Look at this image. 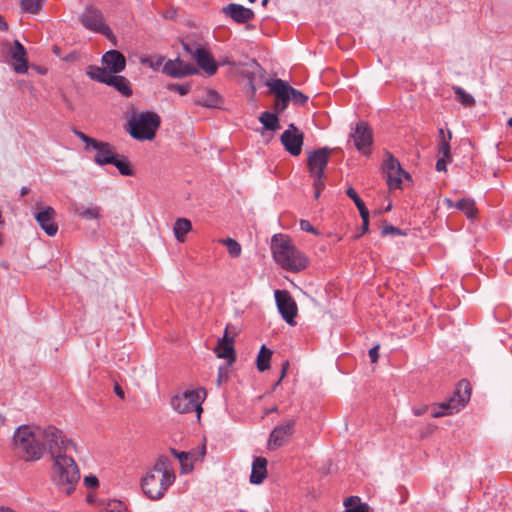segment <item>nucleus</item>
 <instances>
[{
	"instance_id": "f257e3e1",
	"label": "nucleus",
	"mask_w": 512,
	"mask_h": 512,
	"mask_svg": "<svg viewBox=\"0 0 512 512\" xmlns=\"http://www.w3.org/2000/svg\"><path fill=\"white\" fill-rule=\"evenodd\" d=\"M172 462L167 456H159L154 466L141 480L143 493L151 500H160L175 482Z\"/></svg>"
},
{
	"instance_id": "f03ea898",
	"label": "nucleus",
	"mask_w": 512,
	"mask_h": 512,
	"mask_svg": "<svg viewBox=\"0 0 512 512\" xmlns=\"http://www.w3.org/2000/svg\"><path fill=\"white\" fill-rule=\"evenodd\" d=\"M271 251L275 262L286 271L299 272L309 264L307 256L293 244L287 235H274L271 239Z\"/></svg>"
},
{
	"instance_id": "7ed1b4c3",
	"label": "nucleus",
	"mask_w": 512,
	"mask_h": 512,
	"mask_svg": "<svg viewBox=\"0 0 512 512\" xmlns=\"http://www.w3.org/2000/svg\"><path fill=\"white\" fill-rule=\"evenodd\" d=\"M13 449L25 461L40 460L44 455L41 427L33 425L19 426L13 435Z\"/></svg>"
},
{
	"instance_id": "20e7f679",
	"label": "nucleus",
	"mask_w": 512,
	"mask_h": 512,
	"mask_svg": "<svg viewBox=\"0 0 512 512\" xmlns=\"http://www.w3.org/2000/svg\"><path fill=\"white\" fill-rule=\"evenodd\" d=\"M51 479L62 492L70 495L80 480V470L71 455L52 459Z\"/></svg>"
},
{
	"instance_id": "39448f33",
	"label": "nucleus",
	"mask_w": 512,
	"mask_h": 512,
	"mask_svg": "<svg viewBox=\"0 0 512 512\" xmlns=\"http://www.w3.org/2000/svg\"><path fill=\"white\" fill-rule=\"evenodd\" d=\"M161 124L160 116L153 111L133 112L128 119L127 132L138 141L153 140Z\"/></svg>"
},
{
	"instance_id": "423d86ee",
	"label": "nucleus",
	"mask_w": 512,
	"mask_h": 512,
	"mask_svg": "<svg viewBox=\"0 0 512 512\" xmlns=\"http://www.w3.org/2000/svg\"><path fill=\"white\" fill-rule=\"evenodd\" d=\"M41 441L44 452L48 451L52 459L68 455L72 450L77 452V444L53 425L41 427Z\"/></svg>"
},
{
	"instance_id": "0eeeda50",
	"label": "nucleus",
	"mask_w": 512,
	"mask_h": 512,
	"mask_svg": "<svg viewBox=\"0 0 512 512\" xmlns=\"http://www.w3.org/2000/svg\"><path fill=\"white\" fill-rule=\"evenodd\" d=\"M266 85L269 87L270 92L276 97L274 107L277 113L284 112L290 101L296 105H304L308 101V96L293 88L282 79L267 81Z\"/></svg>"
},
{
	"instance_id": "6e6552de",
	"label": "nucleus",
	"mask_w": 512,
	"mask_h": 512,
	"mask_svg": "<svg viewBox=\"0 0 512 512\" xmlns=\"http://www.w3.org/2000/svg\"><path fill=\"white\" fill-rule=\"evenodd\" d=\"M331 150L328 147L316 149L309 153L307 166L310 176L313 177L314 197L318 199L325 188L324 171L330 159Z\"/></svg>"
},
{
	"instance_id": "1a4fd4ad",
	"label": "nucleus",
	"mask_w": 512,
	"mask_h": 512,
	"mask_svg": "<svg viewBox=\"0 0 512 512\" xmlns=\"http://www.w3.org/2000/svg\"><path fill=\"white\" fill-rule=\"evenodd\" d=\"M471 385L466 379L458 382L453 395L447 400L433 408L432 417L439 418L457 413L470 400Z\"/></svg>"
},
{
	"instance_id": "9d476101",
	"label": "nucleus",
	"mask_w": 512,
	"mask_h": 512,
	"mask_svg": "<svg viewBox=\"0 0 512 512\" xmlns=\"http://www.w3.org/2000/svg\"><path fill=\"white\" fill-rule=\"evenodd\" d=\"M205 396L206 392L204 389L189 390L180 395H175L172 398L171 404L179 413L196 412L199 419L203 411L201 404Z\"/></svg>"
},
{
	"instance_id": "9b49d317",
	"label": "nucleus",
	"mask_w": 512,
	"mask_h": 512,
	"mask_svg": "<svg viewBox=\"0 0 512 512\" xmlns=\"http://www.w3.org/2000/svg\"><path fill=\"white\" fill-rule=\"evenodd\" d=\"M82 25L94 32L103 34L108 39H114V35L110 27L105 23L101 11L88 7L80 16Z\"/></svg>"
},
{
	"instance_id": "f8f14e48",
	"label": "nucleus",
	"mask_w": 512,
	"mask_h": 512,
	"mask_svg": "<svg viewBox=\"0 0 512 512\" xmlns=\"http://www.w3.org/2000/svg\"><path fill=\"white\" fill-rule=\"evenodd\" d=\"M184 49L192 56L197 66L202 69L207 76L216 74L218 65L207 49L200 46L192 49L187 44H184Z\"/></svg>"
},
{
	"instance_id": "ddd939ff",
	"label": "nucleus",
	"mask_w": 512,
	"mask_h": 512,
	"mask_svg": "<svg viewBox=\"0 0 512 512\" xmlns=\"http://www.w3.org/2000/svg\"><path fill=\"white\" fill-rule=\"evenodd\" d=\"M296 419H290L284 424L276 426L270 433L268 439V449L275 450L287 444L294 434Z\"/></svg>"
},
{
	"instance_id": "4468645a",
	"label": "nucleus",
	"mask_w": 512,
	"mask_h": 512,
	"mask_svg": "<svg viewBox=\"0 0 512 512\" xmlns=\"http://www.w3.org/2000/svg\"><path fill=\"white\" fill-rule=\"evenodd\" d=\"M384 171L390 189L401 188L403 177L410 180V175L401 168L399 161L389 153L384 163Z\"/></svg>"
},
{
	"instance_id": "2eb2a0df",
	"label": "nucleus",
	"mask_w": 512,
	"mask_h": 512,
	"mask_svg": "<svg viewBox=\"0 0 512 512\" xmlns=\"http://www.w3.org/2000/svg\"><path fill=\"white\" fill-rule=\"evenodd\" d=\"M34 217L48 236L53 237L57 234L58 225L55 223L56 211L53 207L37 204Z\"/></svg>"
},
{
	"instance_id": "dca6fc26",
	"label": "nucleus",
	"mask_w": 512,
	"mask_h": 512,
	"mask_svg": "<svg viewBox=\"0 0 512 512\" xmlns=\"http://www.w3.org/2000/svg\"><path fill=\"white\" fill-rule=\"evenodd\" d=\"M281 143L285 150L293 156L301 154L304 134L294 124H290L281 135Z\"/></svg>"
},
{
	"instance_id": "f3484780",
	"label": "nucleus",
	"mask_w": 512,
	"mask_h": 512,
	"mask_svg": "<svg viewBox=\"0 0 512 512\" xmlns=\"http://www.w3.org/2000/svg\"><path fill=\"white\" fill-rule=\"evenodd\" d=\"M275 299L278 310L283 319L290 325H295L294 318L297 315V305L286 290H276Z\"/></svg>"
},
{
	"instance_id": "a211bd4d",
	"label": "nucleus",
	"mask_w": 512,
	"mask_h": 512,
	"mask_svg": "<svg viewBox=\"0 0 512 512\" xmlns=\"http://www.w3.org/2000/svg\"><path fill=\"white\" fill-rule=\"evenodd\" d=\"M351 138L358 151L365 155L370 153V146L373 143V131L367 123H357Z\"/></svg>"
},
{
	"instance_id": "6ab92c4d",
	"label": "nucleus",
	"mask_w": 512,
	"mask_h": 512,
	"mask_svg": "<svg viewBox=\"0 0 512 512\" xmlns=\"http://www.w3.org/2000/svg\"><path fill=\"white\" fill-rule=\"evenodd\" d=\"M162 71L172 78H182L198 73L197 68L193 64L186 63L179 58L166 61Z\"/></svg>"
},
{
	"instance_id": "aec40b11",
	"label": "nucleus",
	"mask_w": 512,
	"mask_h": 512,
	"mask_svg": "<svg viewBox=\"0 0 512 512\" xmlns=\"http://www.w3.org/2000/svg\"><path fill=\"white\" fill-rule=\"evenodd\" d=\"M215 353L218 358L228 360L231 365L236 360V353L234 349V337L229 335V327L227 326L224 335L217 342Z\"/></svg>"
},
{
	"instance_id": "412c9836",
	"label": "nucleus",
	"mask_w": 512,
	"mask_h": 512,
	"mask_svg": "<svg viewBox=\"0 0 512 512\" xmlns=\"http://www.w3.org/2000/svg\"><path fill=\"white\" fill-rule=\"evenodd\" d=\"M102 64L112 75L122 72L126 67L124 55L117 50L107 51L102 56Z\"/></svg>"
},
{
	"instance_id": "4be33fe9",
	"label": "nucleus",
	"mask_w": 512,
	"mask_h": 512,
	"mask_svg": "<svg viewBox=\"0 0 512 512\" xmlns=\"http://www.w3.org/2000/svg\"><path fill=\"white\" fill-rule=\"evenodd\" d=\"M91 148L96 151L94 161L98 165L114 162L117 153L115 147L110 143L97 140Z\"/></svg>"
},
{
	"instance_id": "5701e85b",
	"label": "nucleus",
	"mask_w": 512,
	"mask_h": 512,
	"mask_svg": "<svg viewBox=\"0 0 512 512\" xmlns=\"http://www.w3.org/2000/svg\"><path fill=\"white\" fill-rule=\"evenodd\" d=\"M223 13L237 23H247L254 18V12L240 4L231 3L223 8Z\"/></svg>"
},
{
	"instance_id": "b1692460",
	"label": "nucleus",
	"mask_w": 512,
	"mask_h": 512,
	"mask_svg": "<svg viewBox=\"0 0 512 512\" xmlns=\"http://www.w3.org/2000/svg\"><path fill=\"white\" fill-rule=\"evenodd\" d=\"M12 59L16 61L14 70L17 73H25L28 69L26 50L19 41L14 42L11 50Z\"/></svg>"
},
{
	"instance_id": "393cba45",
	"label": "nucleus",
	"mask_w": 512,
	"mask_h": 512,
	"mask_svg": "<svg viewBox=\"0 0 512 512\" xmlns=\"http://www.w3.org/2000/svg\"><path fill=\"white\" fill-rule=\"evenodd\" d=\"M267 459L264 457H256L252 464L250 482L252 484H261L267 477Z\"/></svg>"
},
{
	"instance_id": "a878e982",
	"label": "nucleus",
	"mask_w": 512,
	"mask_h": 512,
	"mask_svg": "<svg viewBox=\"0 0 512 512\" xmlns=\"http://www.w3.org/2000/svg\"><path fill=\"white\" fill-rule=\"evenodd\" d=\"M107 85L114 87L124 97H130L133 94L130 81L124 76L111 75Z\"/></svg>"
},
{
	"instance_id": "bb28decb",
	"label": "nucleus",
	"mask_w": 512,
	"mask_h": 512,
	"mask_svg": "<svg viewBox=\"0 0 512 512\" xmlns=\"http://www.w3.org/2000/svg\"><path fill=\"white\" fill-rule=\"evenodd\" d=\"M192 230L191 221L186 218H178L173 226V232L178 242H184L185 236Z\"/></svg>"
},
{
	"instance_id": "cd10ccee",
	"label": "nucleus",
	"mask_w": 512,
	"mask_h": 512,
	"mask_svg": "<svg viewBox=\"0 0 512 512\" xmlns=\"http://www.w3.org/2000/svg\"><path fill=\"white\" fill-rule=\"evenodd\" d=\"M447 202L449 207H455L463 211L470 219L474 218L477 214V208L475 207V202L472 199L463 198L457 201L454 205L451 200H447Z\"/></svg>"
},
{
	"instance_id": "c85d7f7f",
	"label": "nucleus",
	"mask_w": 512,
	"mask_h": 512,
	"mask_svg": "<svg viewBox=\"0 0 512 512\" xmlns=\"http://www.w3.org/2000/svg\"><path fill=\"white\" fill-rule=\"evenodd\" d=\"M220 100V96L215 90L207 89L203 91L201 97L195 100V103L203 107H216Z\"/></svg>"
},
{
	"instance_id": "c756f323",
	"label": "nucleus",
	"mask_w": 512,
	"mask_h": 512,
	"mask_svg": "<svg viewBox=\"0 0 512 512\" xmlns=\"http://www.w3.org/2000/svg\"><path fill=\"white\" fill-rule=\"evenodd\" d=\"M74 213L83 219L86 220H92V219H99L100 218V212L101 208L97 205H92L90 207H83V206H77L75 205Z\"/></svg>"
},
{
	"instance_id": "7c9ffc66",
	"label": "nucleus",
	"mask_w": 512,
	"mask_h": 512,
	"mask_svg": "<svg viewBox=\"0 0 512 512\" xmlns=\"http://www.w3.org/2000/svg\"><path fill=\"white\" fill-rule=\"evenodd\" d=\"M86 74L90 79L104 84H107L108 78L112 75L105 67L101 68L96 65L88 66Z\"/></svg>"
},
{
	"instance_id": "2f4dec72",
	"label": "nucleus",
	"mask_w": 512,
	"mask_h": 512,
	"mask_svg": "<svg viewBox=\"0 0 512 512\" xmlns=\"http://www.w3.org/2000/svg\"><path fill=\"white\" fill-rule=\"evenodd\" d=\"M272 357V351L263 345L257 356V369L263 372L270 368V360Z\"/></svg>"
},
{
	"instance_id": "473e14b6",
	"label": "nucleus",
	"mask_w": 512,
	"mask_h": 512,
	"mask_svg": "<svg viewBox=\"0 0 512 512\" xmlns=\"http://www.w3.org/2000/svg\"><path fill=\"white\" fill-rule=\"evenodd\" d=\"M259 121L267 130L275 131L280 128L279 119L275 113L265 111L260 115Z\"/></svg>"
},
{
	"instance_id": "72a5a7b5",
	"label": "nucleus",
	"mask_w": 512,
	"mask_h": 512,
	"mask_svg": "<svg viewBox=\"0 0 512 512\" xmlns=\"http://www.w3.org/2000/svg\"><path fill=\"white\" fill-rule=\"evenodd\" d=\"M455 99L465 107H473L476 103L474 97L459 86H453Z\"/></svg>"
},
{
	"instance_id": "f704fd0d",
	"label": "nucleus",
	"mask_w": 512,
	"mask_h": 512,
	"mask_svg": "<svg viewBox=\"0 0 512 512\" xmlns=\"http://www.w3.org/2000/svg\"><path fill=\"white\" fill-rule=\"evenodd\" d=\"M114 165L121 175L124 176H131L133 175V170L131 168V164L128 161L127 157L124 155H117L115 156L114 162L111 163Z\"/></svg>"
},
{
	"instance_id": "c9c22d12",
	"label": "nucleus",
	"mask_w": 512,
	"mask_h": 512,
	"mask_svg": "<svg viewBox=\"0 0 512 512\" xmlns=\"http://www.w3.org/2000/svg\"><path fill=\"white\" fill-rule=\"evenodd\" d=\"M219 243L227 247L228 253L231 257L237 258L241 255V245L232 238L219 239Z\"/></svg>"
},
{
	"instance_id": "e433bc0d",
	"label": "nucleus",
	"mask_w": 512,
	"mask_h": 512,
	"mask_svg": "<svg viewBox=\"0 0 512 512\" xmlns=\"http://www.w3.org/2000/svg\"><path fill=\"white\" fill-rule=\"evenodd\" d=\"M346 195L353 200L355 203L357 209L359 210L360 216L366 215V213H369L367 207L365 206V203L363 200L358 196L354 188L349 187L346 189Z\"/></svg>"
},
{
	"instance_id": "4c0bfd02",
	"label": "nucleus",
	"mask_w": 512,
	"mask_h": 512,
	"mask_svg": "<svg viewBox=\"0 0 512 512\" xmlns=\"http://www.w3.org/2000/svg\"><path fill=\"white\" fill-rule=\"evenodd\" d=\"M43 0H21L20 6L24 12L37 14L42 8Z\"/></svg>"
},
{
	"instance_id": "58836bf2",
	"label": "nucleus",
	"mask_w": 512,
	"mask_h": 512,
	"mask_svg": "<svg viewBox=\"0 0 512 512\" xmlns=\"http://www.w3.org/2000/svg\"><path fill=\"white\" fill-rule=\"evenodd\" d=\"M165 57L162 55L148 56L142 60L143 64L148 65L154 70H158L160 66H164Z\"/></svg>"
},
{
	"instance_id": "ea45409f",
	"label": "nucleus",
	"mask_w": 512,
	"mask_h": 512,
	"mask_svg": "<svg viewBox=\"0 0 512 512\" xmlns=\"http://www.w3.org/2000/svg\"><path fill=\"white\" fill-rule=\"evenodd\" d=\"M437 152L439 156L452 158L450 141L443 140L437 143Z\"/></svg>"
},
{
	"instance_id": "a19ab883",
	"label": "nucleus",
	"mask_w": 512,
	"mask_h": 512,
	"mask_svg": "<svg viewBox=\"0 0 512 512\" xmlns=\"http://www.w3.org/2000/svg\"><path fill=\"white\" fill-rule=\"evenodd\" d=\"M167 89L170 91L177 92L181 96H185L191 91V85L171 83L167 86Z\"/></svg>"
},
{
	"instance_id": "79ce46f5",
	"label": "nucleus",
	"mask_w": 512,
	"mask_h": 512,
	"mask_svg": "<svg viewBox=\"0 0 512 512\" xmlns=\"http://www.w3.org/2000/svg\"><path fill=\"white\" fill-rule=\"evenodd\" d=\"M125 510V504L119 500H111L105 507V512H124Z\"/></svg>"
},
{
	"instance_id": "37998d69",
	"label": "nucleus",
	"mask_w": 512,
	"mask_h": 512,
	"mask_svg": "<svg viewBox=\"0 0 512 512\" xmlns=\"http://www.w3.org/2000/svg\"><path fill=\"white\" fill-rule=\"evenodd\" d=\"M170 451L181 463L183 471H186V466H187L186 461L189 459L190 454L187 452H178L174 448H171Z\"/></svg>"
},
{
	"instance_id": "c03bdc74",
	"label": "nucleus",
	"mask_w": 512,
	"mask_h": 512,
	"mask_svg": "<svg viewBox=\"0 0 512 512\" xmlns=\"http://www.w3.org/2000/svg\"><path fill=\"white\" fill-rule=\"evenodd\" d=\"M75 135L80 139L82 140L85 144H86V147L85 149L88 150L89 148H91L95 142L97 141L96 139L94 138H91L89 136H87L86 134H84L83 132L81 131H77L75 130L74 131Z\"/></svg>"
},
{
	"instance_id": "a18cd8bd",
	"label": "nucleus",
	"mask_w": 512,
	"mask_h": 512,
	"mask_svg": "<svg viewBox=\"0 0 512 512\" xmlns=\"http://www.w3.org/2000/svg\"><path fill=\"white\" fill-rule=\"evenodd\" d=\"M300 228L301 230L305 231V232H308V233H312L314 235H319V231L316 230L312 225L311 223L308 221V220H301L300 221Z\"/></svg>"
},
{
	"instance_id": "49530a36",
	"label": "nucleus",
	"mask_w": 512,
	"mask_h": 512,
	"mask_svg": "<svg viewBox=\"0 0 512 512\" xmlns=\"http://www.w3.org/2000/svg\"><path fill=\"white\" fill-rule=\"evenodd\" d=\"M452 158H446L440 156L436 162V170L437 171H446L447 170V163L451 162Z\"/></svg>"
},
{
	"instance_id": "de8ad7c7",
	"label": "nucleus",
	"mask_w": 512,
	"mask_h": 512,
	"mask_svg": "<svg viewBox=\"0 0 512 512\" xmlns=\"http://www.w3.org/2000/svg\"><path fill=\"white\" fill-rule=\"evenodd\" d=\"M401 234V230L397 227H394L392 225H386L382 229V235H398Z\"/></svg>"
},
{
	"instance_id": "09e8293b",
	"label": "nucleus",
	"mask_w": 512,
	"mask_h": 512,
	"mask_svg": "<svg viewBox=\"0 0 512 512\" xmlns=\"http://www.w3.org/2000/svg\"><path fill=\"white\" fill-rule=\"evenodd\" d=\"M84 483L88 488L95 489L99 485V481L96 476H86L84 478Z\"/></svg>"
},
{
	"instance_id": "8fccbe9b",
	"label": "nucleus",
	"mask_w": 512,
	"mask_h": 512,
	"mask_svg": "<svg viewBox=\"0 0 512 512\" xmlns=\"http://www.w3.org/2000/svg\"><path fill=\"white\" fill-rule=\"evenodd\" d=\"M361 218H362L361 233H359L355 236L356 239L361 237L363 234H365L368 231V227H369V213H366V215L361 216Z\"/></svg>"
},
{
	"instance_id": "3c124183",
	"label": "nucleus",
	"mask_w": 512,
	"mask_h": 512,
	"mask_svg": "<svg viewBox=\"0 0 512 512\" xmlns=\"http://www.w3.org/2000/svg\"><path fill=\"white\" fill-rule=\"evenodd\" d=\"M362 504L360 498L357 496H350L344 501V505L347 509L354 508L356 505Z\"/></svg>"
},
{
	"instance_id": "603ef678",
	"label": "nucleus",
	"mask_w": 512,
	"mask_h": 512,
	"mask_svg": "<svg viewBox=\"0 0 512 512\" xmlns=\"http://www.w3.org/2000/svg\"><path fill=\"white\" fill-rule=\"evenodd\" d=\"M452 139V132L450 130L447 131V134L445 133L443 128L438 129V141H451Z\"/></svg>"
},
{
	"instance_id": "864d4df0",
	"label": "nucleus",
	"mask_w": 512,
	"mask_h": 512,
	"mask_svg": "<svg viewBox=\"0 0 512 512\" xmlns=\"http://www.w3.org/2000/svg\"><path fill=\"white\" fill-rule=\"evenodd\" d=\"M288 368H289V362L288 361L283 362L282 363V369H281L280 378L278 379V381L273 386V390L281 383L282 379L285 377V375L287 373Z\"/></svg>"
},
{
	"instance_id": "5fc2aeb1",
	"label": "nucleus",
	"mask_w": 512,
	"mask_h": 512,
	"mask_svg": "<svg viewBox=\"0 0 512 512\" xmlns=\"http://www.w3.org/2000/svg\"><path fill=\"white\" fill-rule=\"evenodd\" d=\"M378 350H379V346L378 345L372 347L369 350V357H370V360H371L372 363H376L378 358H379Z\"/></svg>"
},
{
	"instance_id": "6e6d98bb",
	"label": "nucleus",
	"mask_w": 512,
	"mask_h": 512,
	"mask_svg": "<svg viewBox=\"0 0 512 512\" xmlns=\"http://www.w3.org/2000/svg\"><path fill=\"white\" fill-rule=\"evenodd\" d=\"M114 392L120 399L125 398L124 391L118 383H115V385H114Z\"/></svg>"
},
{
	"instance_id": "4d7b16f0",
	"label": "nucleus",
	"mask_w": 512,
	"mask_h": 512,
	"mask_svg": "<svg viewBox=\"0 0 512 512\" xmlns=\"http://www.w3.org/2000/svg\"><path fill=\"white\" fill-rule=\"evenodd\" d=\"M427 406L413 409V413L416 416L423 415L427 411Z\"/></svg>"
},
{
	"instance_id": "13d9d810",
	"label": "nucleus",
	"mask_w": 512,
	"mask_h": 512,
	"mask_svg": "<svg viewBox=\"0 0 512 512\" xmlns=\"http://www.w3.org/2000/svg\"><path fill=\"white\" fill-rule=\"evenodd\" d=\"M227 378V375L223 372L222 368L219 369L217 384L220 385L223 379Z\"/></svg>"
},
{
	"instance_id": "bf43d9fd",
	"label": "nucleus",
	"mask_w": 512,
	"mask_h": 512,
	"mask_svg": "<svg viewBox=\"0 0 512 512\" xmlns=\"http://www.w3.org/2000/svg\"><path fill=\"white\" fill-rule=\"evenodd\" d=\"M0 512H17L9 507L0 506Z\"/></svg>"
},
{
	"instance_id": "052dcab7",
	"label": "nucleus",
	"mask_w": 512,
	"mask_h": 512,
	"mask_svg": "<svg viewBox=\"0 0 512 512\" xmlns=\"http://www.w3.org/2000/svg\"><path fill=\"white\" fill-rule=\"evenodd\" d=\"M28 192H29V188L28 187H22L21 188V195L22 196L28 194Z\"/></svg>"
},
{
	"instance_id": "680f3d73",
	"label": "nucleus",
	"mask_w": 512,
	"mask_h": 512,
	"mask_svg": "<svg viewBox=\"0 0 512 512\" xmlns=\"http://www.w3.org/2000/svg\"><path fill=\"white\" fill-rule=\"evenodd\" d=\"M278 411V407L277 406H274L272 407L271 409H269L266 414H269V413H274V412H277Z\"/></svg>"
},
{
	"instance_id": "e2e57ef3",
	"label": "nucleus",
	"mask_w": 512,
	"mask_h": 512,
	"mask_svg": "<svg viewBox=\"0 0 512 512\" xmlns=\"http://www.w3.org/2000/svg\"><path fill=\"white\" fill-rule=\"evenodd\" d=\"M507 125L512 128V118H509L507 121Z\"/></svg>"
},
{
	"instance_id": "0e129e2a",
	"label": "nucleus",
	"mask_w": 512,
	"mask_h": 512,
	"mask_svg": "<svg viewBox=\"0 0 512 512\" xmlns=\"http://www.w3.org/2000/svg\"><path fill=\"white\" fill-rule=\"evenodd\" d=\"M268 3V0H262V4L266 5Z\"/></svg>"
},
{
	"instance_id": "69168bd1",
	"label": "nucleus",
	"mask_w": 512,
	"mask_h": 512,
	"mask_svg": "<svg viewBox=\"0 0 512 512\" xmlns=\"http://www.w3.org/2000/svg\"><path fill=\"white\" fill-rule=\"evenodd\" d=\"M250 3H254L256 0H248Z\"/></svg>"
}]
</instances>
